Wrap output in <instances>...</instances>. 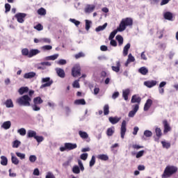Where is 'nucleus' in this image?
I'll return each mask as SVG.
<instances>
[{
	"label": "nucleus",
	"mask_w": 178,
	"mask_h": 178,
	"mask_svg": "<svg viewBox=\"0 0 178 178\" xmlns=\"http://www.w3.org/2000/svg\"><path fill=\"white\" fill-rule=\"evenodd\" d=\"M163 124L164 126V134H166V133H169V131L172 130V128L170 127V125L169 124L167 120L163 121Z\"/></svg>",
	"instance_id": "17"
},
{
	"label": "nucleus",
	"mask_w": 178,
	"mask_h": 178,
	"mask_svg": "<svg viewBox=\"0 0 178 178\" xmlns=\"http://www.w3.org/2000/svg\"><path fill=\"white\" fill-rule=\"evenodd\" d=\"M19 92L20 95H23V94H26V92H29L28 87H22L19 89Z\"/></svg>",
	"instance_id": "41"
},
{
	"label": "nucleus",
	"mask_w": 178,
	"mask_h": 178,
	"mask_svg": "<svg viewBox=\"0 0 178 178\" xmlns=\"http://www.w3.org/2000/svg\"><path fill=\"white\" fill-rule=\"evenodd\" d=\"M42 51H51L52 49V46L51 45H44L41 47Z\"/></svg>",
	"instance_id": "55"
},
{
	"label": "nucleus",
	"mask_w": 178,
	"mask_h": 178,
	"mask_svg": "<svg viewBox=\"0 0 178 178\" xmlns=\"http://www.w3.org/2000/svg\"><path fill=\"white\" fill-rule=\"evenodd\" d=\"M42 44H51V39L48 38H42Z\"/></svg>",
	"instance_id": "52"
},
{
	"label": "nucleus",
	"mask_w": 178,
	"mask_h": 178,
	"mask_svg": "<svg viewBox=\"0 0 178 178\" xmlns=\"http://www.w3.org/2000/svg\"><path fill=\"white\" fill-rule=\"evenodd\" d=\"M132 111H129L128 113L129 118H134V116H136V113H137L138 109H140V106H138V104H135L132 106Z\"/></svg>",
	"instance_id": "10"
},
{
	"label": "nucleus",
	"mask_w": 178,
	"mask_h": 178,
	"mask_svg": "<svg viewBox=\"0 0 178 178\" xmlns=\"http://www.w3.org/2000/svg\"><path fill=\"white\" fill-rule=\"evenodd\" d=\"M129 26H133V19L129 17L124 18L120 23V25L118 27V31L120 32L124 31V30H126V27Z\"/></svg>",
	"instance_id": "2"
},
{
	"label": "nucleus",
	"mask_w": 178,
	"mask_h": 178,
	"mask_svg": "<svg viewBox=\"0 0 178 178\" xmlns=\"http://www.w3.org/2000/svg\"><path fill=\"white\" fill-rule=\"evenodd\" d=\"M158 83V82L156 81H146L144 82V86H145V87H147V88H152V87H155V86Z\"/></svg>",
	"instance_id": "13"
},
{
	"label": "nucleus",
	"mask_w": 178,
	"mask_h": 178,
	"mask_svg": "<svg viewBox=\"0 0 178 178\" xmlns=\"http://www.w3.org/2000/svg\"><path fill=\"white\" fill-rule=\"evenodd\" d=\"M44 102V100L41 99L40 97H37L33 99V104L32 105V109L35 112H38L41 111V107L40 105Z\"/></svg>",
	"instance_id": "4"
},
{
	"label": "nucleus",
	"mask_w": 178,
	"mask_h": 178,
	"mask_svg": "<svg viewBox=\"0 0 178 178\" xmlns=\"http://www.w3.org/2000/svg\"><path fill=\"white\" fill-rule=\"evenodd\" d=\"M35 140H36L37 143H42L44 141V137L43 136H37L35 137Z\"/></svg>",
	"instance_id": "57"
},
{
	"label": "nucleus",
	"mask_w": 178,
	"mask_h": 178,
	"mask_svg": "<svg viewBox=\"0 0 178 178\" xmlns=\"http://www.w3.org/2000/svg\"><path fill=\"white\" fill-rule=\"evenodd\" d=\"M145 137H152V131H149V130H145L143 133Z\"/></svg>",
	"instance_id": "50"
},
{
	"label": "nucleus",
	"mask_w": 178,
	"mask_h": 178,
	"mask_svg": "<svg viewBox=\"0 0 178 178\" xmlns=\"http://www.w3.org/2000/svg\"><path fill=\"white\" fill-rule=\"evenodd\" d=\"M107 26H108V23H105L102 26H99L97 28L95 29V31H97V33H98L99 31H104V30H105V29H106Z\"/></svg>",
	"instance_id": "36"
},
{
	"label": "nucleus",
	"mask_w": 178,
	"mask_h": 178,
	"mask_svg": "<svg viewBox=\"0 0 178 178\" xmlns=\"http://www.w3.org/2000/svg\"><path fill=\"white\" fill-rule=\"evenodd\" d=\"M10 156L12 163H13L14 165H17L19 163V159H17V157H16V156H15V154L13 153H10Z\"/></svg>",
	"instance_id": "26"
},
{
	"label": "nucleus",
	"mask_w": 178,
	"mask_h": 178,
	"mask_svg": "<svg viewBox=\"0 0 178 178\" xmlns=\"http://www.w3.org/2000/svg\"><path fill=\"white\" fill-rule=\"evenodd\" d=\"M35 74L34 72L26 73L24 75V79H33V77H35Z\"/></svg>",
	"instance_id": "25"
},
{
	"label": "nucleus",
	"mask_w": 178,
	"mask_h": 178,
	"mask_svg": "<svg viewBox=\"0 0 178 178\" xmlns=\"http://www.w3.org/2000/svg\"><path fill=\"white\" fill-rule=\"evenodd\" d=\"M26 16H27L26 13H19L15 15V17L17 19L18 23H24V17Z\"/></svg>",
	"instance_id": "11"
},
{
	"label": "nucleus",
	"mask_w": 178,
	"mask_h": 178,
	"mask_svg": "<svg viewBox=\"0 0 178 178\" xmlns=\"http://www.w3.org/2000/svg\"><path fill=\"white\" fill-rule=\"evenodd\" d=\"M152 104H153L152 99H148L144 105V108H143L144 111L147 112V111H149V108L152 106Z\"/></svg>",
	"instance_id": "16"
},
{
	"label": "nucleus",
	"mask_w": 178,
	"mask_h": 178,
	"mask_svg": "<svg viewBox=\"0 0 178 178\" xmlns=\"http://www.w3.org/2000/svg\"><path fill=\"white\" fill-rule=\"evenodd\" d=\"M79 135L81 137V138H83V140H87L88 138V134L87 132L83 131H79Z\"/></svg>",
	"instance_id": "27"
},
{
	"label": "nucleus",
	"mask_w": 178,
	"mask_h": 178,
	"mask_svg": "<svg viewBox=\"0 0 178 178\" xmlns=\"http://www.w3.org/2000/svg\"><path fill=\"white\" fill-rule=\"evenodd\" d=\"M75 105H86V100L84 99H76L74 101Z\"/></svg>",
	"instance_id": "43"
},
{
	"label": "nucleus",
	"mask_w": 178,
	"mask_h": 178,
	"mask_svg": "<svg viewBox=\"0 0 178 178\" xmlns=\"http://www.w3.org/2000/svg\"><path fill=\"white\" fill-rule=\"evenodd\" d=\"M22 55H23V56H27L28 58H30V51H29V49H22Z\"/></svg>",
	"instance_id": "40"
},
{
	"label": "nucleus",
	"mask_w": 178,
	"mask_h": 178,
	"mask_svg": "<svg viewBox=\"0 0 178 178\" xmlns=\"http://www.w3.org/2000/svg\"><path fill=\"white\" fill-rule=\"evenodd\" d=\"M37 136V132L34 130L29 129L27 131L26 137L27 138H35Z\"/></svg>",
	"instance_id": "19"
},
{
	"label": "nucleus",
	"mask_w": 178,
	"mask_h": 178,
	"mask_svg": "<svg viewBox=\"0 0 178 178\" xmlns=\"http://www.w3.org/2000/svg\"><path fill=\"white\" fill-rule=\"evenodd\" d=\"M38 13L40 15V16H44L45 15H47V10H45V8H41L39 10H38Z\"/></svg>",
	"instance_id": "45"
},
{
	"label": "nucleus",
	"mask_w": 178,
	"mask_h": 178,
	"mask_svg": "<svg viewBox=\"0 0 178 178\" xmlns=\"http://www.w3.org/2000/svg\"><path fill=\"white\" fill-rule=\"evenodd\" d=\"M120 66H122V65L120 64V61L117 60L115 62V65H113L111 67L112 71L115 72V73H119V72H120Z\"/></svg>",
	"instance_id": "15"
},
{
	"label": "nucleus",
	"mask_w": 178,
	"mask_h": 178,
	"mask_svg": "<svg viewBox=\"0 0 178 178\" xmlns=\"http://www.w3.org/2000/svg\"><path fill=\"white\" fill-rule=\"evenodd\" d=\"M15 155L19 158V159H26V154L24 153H22V152H15Z\"/></svg>",
	"instance_id": "44"
},
{
	"label": "nucleus",
	"mask_w": 178,
	"mask_h": 178,
	"mask_svg": "<svg viewBox=\"0 0 178 178\" xmlns=\"http://www.w3.org/2000/svg\"><path fill=\"white\" fill-rule=\"evenodd\" d=\"M56 63H57V65H66V63H67V61H66V60L65 59H60L59 60L56 61Z\"/></svg>",
	"instance_id": "58"
},
{
	"label": "nucleus",
	"mask_w": 178,
	"mask_h": 178,
	"mask_svg": "<svg viewBox=\"0 0 178 178\" xmlns=\"http://www.w3.org/2000/svg\"><path fill=\"white\" fill-rule=\"evenodd\" d=\"M80 158L82 159V161H87V158H88V154L83 153L80 156Z\"/></svg>",
	"instance_id": "63"
},
{
	"label": "nucleus",
	"mask_w": 178,
	"mask_h": 178,
	"mask_svg": "<svg viewBox=\"0 0 178 178\" xmlns=\"http://www.w3.org/2000/svg\"><path fill=\"white\" fill-rule=\"evenodd\" d=\"M46 177L47 178H56V177H55V175H54V173H52L51 172H48L47 173Z\"/></svg>",
	"instance_id": "64"
},
{
	"label": "nucleus",
	"mask_w": 178,
	"mask_h": 178,
	"mask_svg": "<svg viewBox=\"0 0 178 178\" xmlns=\"http://www.w3.org/2000/svg\"><path fill=\"white\" fill-rule=\"evenodd\" d=\"M131 44L130 43H127L123 49L122 55L123 56H127L129 54V50L130 49Z\"/></svg>",
	"instance_id": "20"
},
{
	"label": "nucleus",
	"mask_w": 178,
	"mask_h": 178,
	"mask_svg": "<svg viewBox=\"0 0 178 178\" xmlns=\"http://www.w3.org/2000/svg\"><path fill=\"white\" fill-rule=\"evenodd\" d=\"M37 161V156L36 155H31L29 156V162L31 163H34Z\"/></svg>",
	"instance_id": "53"
},
{
	"label": "nucleus",
	"mask_w": 178,
	"mask_h": 178,
	"mask_svg": "<svg viewBox=\"0 0 178 178\" xmlns=\"http://www.w3.org/2000/svg\"><path fill=\"white\" fill-rule=\"evenodd\" d=\"M70 22L71 23H73V24L76 25V27L80 24V22L79 21H77L76 19H70Z\"/></svg>",
	"instance_id": "59"
},
{
	"label": "nucleus",
	"mask_w": 178,
	"mask_h": 178,
	"mask_svg": "<svg viewBox=\"0 0 178 178\" xmlns=\"http://www.w3.org/2000/svg\"><path fill=\"white\" fill-rule=\"evenodd\" d=\"M95 165V156H92L90 163H89V166L90 168H92V166H94Z\"/></svg>",
	"instance_id": "51"
},
{
	"label": "nucleus",
	"mask_w": 178,
	"mask_h": 178,
	"mask_svg": "<svg viewBox=\"0 0 178 178\" xmlns=\"http://www.w3.org/2000/svg\"><path fill=\"white\" fill-rule=\"evenodd\" d=\"M0 158L1 165H2V166H6L8 165V158L5 156H1Z\"/></svg>",
	"instance_id": "31"
},
{
	"label": "nucleus",
	"mask_w": 178,
	"mask_h": 178,
	"mask_svg": "<svg viewBox=\"0 0 178 178\" xmlns=\"http://www.w3.org/2000/svg\"><path fill=\"white\" fill-rule=\"evenodd\" d=\"M115 40H117L119 47H122V45H123V37L122 35H118L115 37Z\"/></svg>",
	"instance_id": "34"
},
{
	"label": "nucleus",
	"mask_w": 178,
	"mask_h": 178,
	"mask_svg": "<svg viewBox=\"0 0 178 178\" xmlns=\"http://www.w3.org/2000/svg\"><path fill=\"white\" fill-rule=\"evenodd\" d=\"M41 51L39 49H31L29 51V58H33V56H35V55H38Z\"/></svg>",
	"instance_id": "23"
},
{
	"label": "nucleus",
	"mask_w": 178,
	"mask_h": 178,
	"mask_svg": "<svg viewBox=\"0 0 178 178\" xmlns=\"http://www.w3.org/2000/svg\"><path fill=\"white\" fill-rule=\"evenodd\" d=\"M85 23H86V30L88 31V30L91 29V25L92 24V22L88 19H86Z\"/></svg>",
	"instance_id": "39"
},
{
	"label": "nucleus",
	"mask_w": 178,
	"mask_h": 178,
	"mask_svg": "<svg viewBox=\"0 0 178 178\" xmlns=\"http://www.w3.org/2000/svg\"><path fill=\"white\" fill-rule=\"evenodd\" d=\"M127 60L131 63V62H134V60H136V58H134V56H133L131 54H129L128 55Z\"/></svg>",
	"instance_id": "60"
},
{
	"label": "nucleus",
	"mask_w": 178,
	"mask_h": 178,
	"mask_svg": "<svg viewBox=\"0 0 178 178\" xmlns=\"http://www.w3.org/2000/svg\"><path fill=\"white\" fill-rule=\"evenodd\" d=\"M30 102H31V98L27 95L22 96L17 99V104L22 106H31Z\"/></svg>",
	"instance_id": "3"
},
{
	"label": "nucleus",
	"mask_w": 178,
	"mask_h": 178,
	"mask_svg": "<svg viewBox=\"0 0 178 178\" xmlns=\"http://www.w3.org/2000/svg\"><path fill=\"white\" fill-rule=\"evenodd\" d=\"M12 126V122L10 121H5L1 125V128L4 130H9Z\"/></svg>",
	"instance_id": "18"
},
{
	"label": "nucleus",
	"mask_w": 178,
	"mask_h": 178,
	"mask_svg": "<svg viewBox=\"0 0 178 178\" xmlns=\"http://www.w3.org/2000/svg\"><path fill=\"white\" fill-rule=\"evenodd\" d=\"M58 58H59V54H56L54 55L45 57L44 60H56V59H58Z\"/></svg>",
	"instance_id": "24"
},
{
	"label": "nucleus",
	"mask_w": 178,
	"mask_h": 178,
	"mask_svg": "<svg viewBox=\"0 0 178 178\" xmlns=\"http://www.w3.org/2000/svg\"><path fill=\"white\" fill-rule=\"evenodd\" d=\"M131 104H141V97L138 95H134L131 99Z\"/></svg>",
	"instance_id": "12"
},
{
	"label": "nucleus",
	"mask_w": 178,
	"mask_h": 178,
	"mask_svg": "<svg viewBox=\"0 0 178 178\" xmlns=\"http://www.w3.org/2000/svg\"><path fill=\"white\" fill-rule=\"evenodd\" d=\"M41 83H44L40 86V88H45V87H51L54 84V81L50 77L42 78Z\"/></svg>",
	"instance_id": "6"
},
{
	"label": "nucleus",
	"mask_w": 178,
	"mask_h": 178,
	"mask_svg": "<svg viewBox=\"0 0 178 178\" xmlns=\"http://www.w3.org/2000/svg\"><path fill=\"white\" fill-rule=\"evenodd\" d=\"M156 136L160 138L162 136V130H161V128H156Z\"/></svg>",
	"instance_id": "54"
},
{
	"label": "nucleus",
	"mask_w": 178,
	"mask_h": 178,
	"mask_svg": "<svg viewBox=\"0 0 178 178\" xmlns=\"http://www.w3.org/2000/svg\"><path fill=\"white\" fill-rule=\"evenodd\" d=\"M104 113L105 115H109V105L105 104L104 106Z\"/></svg>",
	"instance_id": "49"
},
{
	"label": "nucleus",
	"mask_w": 178,
	"mask_h": 178,
	"mask_svg": "<svg viewBox=\"0 0 178 178\" xmlns=\"http://www.w3.org/2000/svg\"><path fill=\"white\" fill-rule=\"evenodd\" d=\"M97 159H100V161H108L109 156H108V154H99L97 155Z\"/></svg>",
	"instance_id": "32"
},
{
	"label": "nucleus",
	"mask_w": 178,
	"mask_h": 178,
	"mask_svg": "<svg viewBox=\"0 0 178 178\" xmlns=\"http://www.w3.org/2000/svg\"><path fill=\"white\" fill-rule=\"evenodd\" d=\"M108 120L110 122V123H111V124H116L118 123H119V122H120V120H122V117H110L108 118Z\"/></svg>",
	"instance_id": "14"
},
{
	"label": "nucleus",
	"mask_w": 178,
	"mask_h": 178,
	"mask_svg": "<svg viewBox=\"0 0 178 178\" xmlns=\"http://www.w3.org/2000/svg\"><path fill=\"white\" fill-rule=\"evenodd\" d=\"M118 31H119L118 30V28H117V30H114L113 32H111L109 35L108 40H113V38H115V35L118 34Z\"/></svg>",
	"instance_id": "48"
},
{
	"label": "nucleus",
	"mask_w": 178,
	"mask_h": 178,
	"mask_svg": "<svg viewBox=\"0 0 178 178\" xmlns=\"http://www.w3.org/2000/svg\"><path fill=\"white\" fill-rule=\"evenodd\" d=\"M80 170H81L79 165H76L72 167V172L74 173V175H80Z\"/></svg>",
	"instance_id": "35"
},
{
	"label": "nucleus",
	"mask_w": 178,
	"mask_h": 178,
	"mask_svg": "<svg viewBox=\"0 0 178 178\" xmlns=\"http://www.w3.org/2000/svg\"><path fill=\"white\" fill-rule=\"evenodd\" d=\"M95 5L94 4H86L84 8V13L86 15H90L95 10Z\"/></svg>",
	"instance_id": "7"
},
{
	"label": "nucleus",
	"mask_w": 178,
	"mask_h": 178,
	"mask_svg": "<svg viewBox=\"0 0 178 178\" xmlns=\"http://www.w3.org/2000/svg\"><path fill=\"white\" fill-rule=\"evenodd\" d=\"M127 124V122H126V120H123L121 124L120 136L122 139L124 138V136H126V131H127V129L126 128Z\"/></svg>",
	"instance_id": "9"
},
{
	"label": "nucleus",
	"mask_w": 178,
	"mask_h": 178,
	"mask_svg": "<svg viewBox=\"0 0 178 178\" xmlns=\"http://www.w3.org/2000/svg\"><path fill=\"white\" fill-rule=\"evenodd\" d=\"M75 58L76 59H80V58H84V56H86V54H84V53L83 52H79L76 54H75Z\"/></svg>",
	"instance_id": "56"
},
{
	"label": "nucleus",
	"mask_w": 178,
	"mask_h": 178,
	"mask_svg": "<svg viewBox=\"0 0 178 178\" xmlns=\"http://www.w3.org/2000/svg\"><path fill=\"white\" fill-rule=\"evenodd\" d=\"M161 144L163 145V147L166 148V149H168V148H170V143L163 140L161 141Z\"/></svg>",
	"instance_id": "46"
},
{
	"label": "nucleus",
	"mask_w": 178,
	"mask_h": 178,
	"mask_svg": "<svg viewBox=\"0 0 178 178\" xmlns=\"http://www.w3.org/2000/svg\"><path fill=\"white\" fill-rule=\"evenodd\" d=\"M35 30H38V31H41L44 27L42 26V25H41V24H38V25L35 26L33 27Z\"/></svg>",
	"instance_id": "62"
},
{
	"label": "nucleus",
	"mask_w": 178,
	"mask_h": 178,
	"mask_svg": "<svg viewBox=\"0 0 178 178\" xmlns=\"http://www.w3.org/2000/svg\"><path fill=\"white\" fill-rule=\"evenodd\" d=\"M163 17L166 20H172L173 19V14L170 12H166L163 14Z\"/></svg>",
	"instance_id": "29"
},
{
	"label": "nucleus",
	"mask_w": 178,
	"mask_h": 178,
	"mask_svg": "<svg viewBox=\"0 0 178 178\" xmlns=\"http://www.w3.org/2000/svg\"><path fill=\"white\" fill-rule=\"evenodd\" d=\"M56 72L58 77H60L61 79H64V77H65V70H63L61 68H56Z\"/></svg>",
	"instance_id": "22"
},
{
	"label": "nucleus",
	"mask_w": 178,
	"mask_h": 178,
	"mask_svg": "<svg viewBox=\"0 0 178 178\" xmlns=\"http://www.w3.org/2000/svg\"><path fill=\"white\" fill-rule=\"evenodd\" d=\"M138 72H139V73H140L143 76H145V74H147V73H148V69L147 67H141L138 70Z\"/></svg>",
	"instance_id": "37"
},
{
	"label": "nucleus",
	"mask_w": 178,
	"mask_h": 178,
	"mask_svg": "<svg viewBox=\"0 0 178 178\" xmlns=\"http://www.w3.org/2000/svg\"><path fill=\"white\" fill-rule=\"evenodd\" d=\"M79 168H80L81 172H84V165H83V162L81 160L78 161Z\"/></svg>",
	"instance_id": "61"
},
{
	"label": "nucleus",
	"mask_w": 178,
	"mask_h": 178,
	"mask_svg": "<svg viewBox=\"0 0 178 178\" xmlns=\"http://www.w3.org/2000/svg\"><path fill=\"white\" fill-rule=\"evenodd\" d=\"M80 70V65H75L74 67L72 69V75L73 76V77H77V76H80L81 74Z\"/></svg>",
	"instance_id": "8"
},
{
	"label": "nucleus",
	"mask_w": 178,
	"mask_h": 178,
	"mask_svg": "<svg viewBox=\"0 0 178 178\" xmlns=\"http://www.w3.org/2000/svg\"><path fill=\"white\" fill-rule=\"evenodd\" d=\"M77 148V144L72 143H65L64 146L60 147V152H65V151H72Z\"/></svg>",
	"instance_id": "5"
},
{
	"label": "nucleus",
	"mask_w": 178,
	"mask_h": 178,
	"mask_svg": "<svg viewBox=\"0 0 178 178\" xmlns=\"http://www.w3.org/2000/svg\"><path fill=\"white\" fill-rule=\"evenodd\" d=\"M17 133H18V134H19V136H22V137H24V136H26V129L24 128H21L17 129Z\"/></svg>",
	"instance_id": "42"
},
{
	"label": "nucleus",
	"mask_w": 178,
	"mask_h": 178,
	"mask_svg": "<svg viewBox=\"0 0 178 178\" xmlns=\"http://www.w3.org/2000/svg\"><path fill=\"white\" fill-rule=\"evenodd\" d=\"M22 145V142L19 140H15L12 143L13 148H19Z\"/></svg>",
	"instance_id": "33"
},
{
	"label": "nucleus",
	"mask_w": 178,
	"mask_h": 178,
	"mask_svg": "<svg viewBox=\"0 0 178 178\" xmlns=\"http://www.w3.org/2000/svg\"><path fill=\"white\" fill-rule=\"evenodd\" d=\"M115 133V127H111L108 128L106 131V134L108 137H111V136H113V134Z\"/></svg>",
	"instance_id": "30"
},
{
	"label": "nucleus",
	"mask_w": 178,
	"mask_h": 178,
	"mask_svg": "<svg viewBox=\"0 0 178 178\" xmlns=\"http://www.w3.org/2000/svg\"><path fill=\"white\" fill-rule=\"evenodd\" d=\"M5 105L6 108H13L14 106L13 102L10 99H8L6 101Z\"/></svg>",
	"instance_id": "38"
},
{
	"label": "nucleus",
	"mask_w": 178,
	"mask_h": 178,
	"mask_svg": "<svg viewBox=\"0 0 178 178\" xmlns=\"http://www.w3.org/2000/svg\"><path fill=\"white\" fill-rule=\"evenodd\" d=\"M130 94V89L127 88L122 90V97L124 101H127L129 99V95Z\"/></svg>",
	"instance_id": "21"
},
{
	"label": "nucleus",
	"mask_w": 178,
	"mask_h": 178,
	"mask_svg": "<svg viewBox=\"0 0 178 178\" xmlns=\"http://www.w3.org/2000/svg\"><path fill=\"white\" fill-rule=\"evenodd\" d=\"M144 154H145V151L144 150H140L137 153L132 152V155H136V158H137V159L141 158L142 156H144Z\"/></svg>",
	"instance_id": "28"
},
{
	"label": "nucleus",
	"mask_w": 178,
	"mask_h": 178,
	"mask_svg": "<svg viewBox=\"0 0 178 178\" xmlns=\"http://www.w3.org/2000/svg\"><path fill=\"white\" fill-rule=\"evenodd\" d=\"M80 79L81 78H79V79L78 80H75L73 83H72V87H74V88H79L80 87Z\"/></svg>",
	"instance_id": "47"
},
{
	"label": "nucleus",
	"mask_w": 178,
	"mask_h": 178,
	"mask_svg": "<svg viewBox=\"0 0 178 178\" xmlns=\"http://www.w3.org/2000/svg\"><path fill=\"white\" fill-rule=\"evenodd\" d=\"M177 172V167L175 165H167L161 175L162 178H169Z\"/></svg>",
	"instance_id": "1"
}]
</instances>
